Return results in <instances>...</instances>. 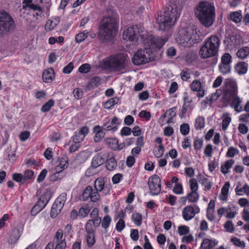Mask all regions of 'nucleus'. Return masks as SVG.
Instances as JSON below:
<instances>
[{
  "label": "nucleus",
  "mask_w": 249,
  "mask_h": 249,
  "mask_svg": "<svg viewBox=\"0 0 249 249\" xmlns=\"http://www.w3.org/2000/svg\"><path fill=\"white\" fill-rule=\"evenodd\" d=\"M59 22V18H55L53 19H49L45 24V29L47 32L54 29Z\"/></svg>",
  "instance_id": "obj_24"
},
{
  "label": "nucleus",
  "mask_w": 249,
  "mask_h": 249,
  "mask_svg": "<svg viewBox=\"0 0 249 249\" xmlns=\"http://www.w3.org/2000/svg\"><path fill=\"white\" fill-rule=\"evenodd\" d=\"M54 78V71L52 68H48L44 71L42 74V79L44 82L49 83Z\"/></svg>",
  "instance_id": "obj_20"
},
{
  "label": "nucleus",
  "mask_w": 249,
  "mask_h": 249,
  "mask_svg": "<svg viewBox=\"0 0 249 249\" xmlns=\"http://www.w3.org/2000/svg\"><path fill=\"white\" fill-rule=\"evenodd\" d=\"M180 13V6L176 4L169 5L164 12L158 13L156 19L160 29L163 31L170 29L179 18Z\"/></svg>",
  "instance_id": "obj_2"
},
{
  "label": "nucleus",
  "mask_w": 249,
  "mask_h": 249,
  "mask_svg": "<svg viewBox=\"0 0 249 249\" xmlns=\"http://www.w3.org/2000/svg\"><path fill=\"white\" fill-rule=\"evenodd\" d=\"M51 198V192L47 191L44 192L40 197L39 200L37 201L38 205H40L41 208H44Z\"/></svg>",
  "instance_id": "obj_18"
},
{
  "label": "nucleus",
  "mask_w": 249,
  "mask_h": 249,
  "mask_svg": "<svg viewBox=\"0 0 249 249\" xmlns=\"http://www.w3.org/2000/svg\"><path fill=\"white\" fill-rule=\"evenodd\" d=\"M89 189H90V186H88L84 190L82 194L80 196L81 200L86 201L89 199Z\"/></svg>",
  "instance_id": "obj_52"
},
{
  "label": "nucleus",
  "mask_w": 249,
  "mask_h": 249,
  "mask_svg": "<svg viewBox=\"0 0 249 249\" xmlns=\"http://www.w3.org/2000/svg\"><path fill=\"white\" fill-rule=\"evenodd\" d=\"M186 198L191 203L196 202L198 200L199 195L196 192H191L187 195Z\"/></svg>",
  "instance_id": "obj_45"
},
{
  "label": "nucleus",
  "mask_w": 249,
  "mask_h": 249,
  "mask_svg": "<svg viewBox=\"0 0 249 249\" xmlns=\"http://www.w3.org/2000/svg\"><path fill=\"white\" fill-rule=\"evenodd\" d=\"M179 44L185 47H190L199 42L200 38L199 31L193 27L180 28L177 38Z\"/></svg>",
  "instance_id": "obj_6"
},
{
  "label": "nucleus",
  "mask_w": 249,
  "mask_h": 249,
  "mask_svg": "<svg viewBox=\"0 0 249 249\" xmlns=\"http://www.w3.org/2000/svg\"><path fill=\"white\" fill-rule=\"evenodd\" d=\"M100 198V195L97 191L93 190L92 188L90 186L89 189V199L93 202H97Z\"/></svg>",
  "instance_id": "obj_35"
},
{
  "label": "nucleus",
  "mask_w": 249,
  "mask_h": 249,
  "mask_svg": "<svg viewBox=\"0 0 249 249\" xmlns=\"http://www.w3.org/2000/svg\"><path fill=\"white\" fill-rule=\"evenodd\" d=\"M219 69L220 72L223 74H226L230 72L231 66L229 64L220 63L219 66Z\"/></svg>",
  "instance_id": "obj_54"
},
{
  "label": "nucleus",
  "mask_w": 249,
  "mask_h": 249,
  "mask_svg": "<svg viewBox=\"0 0 249 249\" xmlns=\"http://www.w3.org/2000/svg\"><path fill=\"white\" fill-rule=\"evenodd\" d=\"M232 57L229 53H224L221 57V63L231 65Z\"/></svg>",
  "instance_id": "obj_50"
},
{
  "label": "nucleus",
  "mask_w": 249,
  "mask_h": 249,
  "mask_svg": "<svg viewBox=\"0 0 249 249\" xmlns=\"http://www.w3.org/2000/svg\"><path fill=\"white\" fill-rule=\"evenodd\" d=\"M68 166V160L62 159L60 160L59 163L55 167V170L58 172H62Z\"/></svg>",
  "instance_id": "obj_44"
},
{
  "label": "nucleus",
  "mask_w": 249,
  "mask_h": 249,
  "mask_svg": "<svg viewBox=\"0 0 249 249\" xmlns=\"http://www.w3.org/2000/svg\"><path fill=\"white\" fill-rule=\"evenodd\" d=\"M100 81L101 79L99 77L95 76L90 79L88 87L89 88L97 87L100 85Z\"/></svg>",
  "instance_id": "obj_43"
},
{
  "label": "nucleus",
  "mask_w": 249,
  "mask_h": 249,
  "mask_svg": "<svg viewBox=\"0 0 249 249\" xmlns=\"http://www.w3.org/2000/svg\"><path fill=\"white\" fill-rule=\"evenodd\" d=\"M198 179L202 184L204 185L205 190H209L211 188L212 183L206 177L199 175Z\"/></svg>",
  "instance_id": "obj_34"
},
{
  "label": "nucleus",
  "mask_w": 249,
  "mask_h": 249,
  "mask_svg": "<svg viewBox=\"0 0 249 249\" xmlns=\"http://www.w3.org/2000/svg\"><path fill=\"white\" fill-rule=\"evenodd\" d=\"M64 176L65 174L63 172L56 171L55 173L51 176L50 179L53 182L56 181L58 179L62 178Z\"/></svg>",
  "instance_id": "obj_51"
},
{
  "label": "nucleus",
  "mask_w": 249,
  "mask_h": 249,
  "mask_svg": "<svg viewBox=\"0 0 249 249\" xmlns=\"http://www.w3.org/2000/svg\"><path fill=\"white\" fill-rule=\"evenodd\" d=\"M102 219L101 217H96L88 220L85 226V229L94 230L95 228L98 227L101 224Z\"/></svg>",
  "instance_id": "obj_19"
},
{
  "label": "nucleus",
  "mask_w": 249,
  "mask_h": 249,
  "mask_svg": "<svg viewBox=\"0 0 249 249\" xmlns=\"http://www.w3.org/2000/svg\"><path fill=\"white\" fill-rule=\"evenodd\" d=\"M132 220L136 226H140L142 223V215L138 213H134L132 215Z\"/></svg>",
  "instance_id": "obj_41"
},
{
  "label": "nucleus",
  "mask_w": 249,
  "mask_h": 249,
  "mask_svg": "<svg viewBox=\"0 0 249 249\" xmlns=\"http://www.w3.org/2000/svg\"><path fill=\"white\" fill-rule=\"evenodd\" d=\"M249 55V47L245 46L240 49L236 53V56L241 59L246 58Z\"/></svg>",
  "instance_id": "obj_30"
},
{
  "label": "nucleus",
  "mask_w": 249,
  "mask_h": 249,
  "mask_svg": "<svg viewBox=\"0 0 249 249\" xmlns=\"http://www.w3.org/2000/svg\"><path fill=\"white\" fill-rule=\"evenodd\" d=\"M228 115V113H224L223 114V116L225 117L222 121V128L223 130L227 129L228 126L231 122V118Z\"/></svg>",
  "instance_id": "obj_47"
},
{
  "label": "nucleus",
  "mask_w": 249,
  "mask_h": 249,
  "mask_svg": "<svg viewBox=\"0 0 249 249\" xmlns=\"http://www.w3.org/2000/svg\"><path fill=\"white\" fill-rule=\"evenodd\" d=\"M205 119L203 117H198L195 121V127L196 130L201 129L205 126Z\"/></svg>",
  "instance_id": "obj_39"
},
{
  "label": "nucleus",
  "mask_w": 249,
  "mask_h": 249,
  "mask_svg": "<svg viewBox=\"0 0 249 249\" xmlns=\"http://www.w3.org/2000/svg\"><path fill=\"white\" fill-rule=\"evenodd\" d=\"M127 60L126 55L120 53L100 61L99 66L102 69L109 71H120L125 69V62Z\"/></svg>",
  "instance_id": "obj_5"
},
{
  "label": "nucleus",
  "mask_w": 249,
  "mask_h": 249,
  "mask_svg": "<svg viewBox=\"0 0 249 249\" xmlns=\"http://www.w3.org/2000/svg\"><path fill=\"white\" fill-rule=\"evenodd\" d=\"M231 99L232 100L231 106L233 107L236 111L240 112L242 109L241 99L237 95L231 97Z\"/></svg>",
  "instance_id": "obj_21"
},
{
  "label": "nucleus",
  "mask_w": 249,
  "mask_h": 249,
  "mask_svg": "<svg viewBox=\"0 0 249 249\" xmlns=\"http://www.w3.org/2000/svg\"><path fill=\"white\" fill-rule=\"evenodd\" d=\"M144 46V50H139L133 56L132 61L135 65H141L150 62L153 57L152 55L153 52L156 51L157 49H152L148 46Z\"/></svg>",
  "instance_id": "obj_8"
},
{
  "label": "nucleus",
  "mask_w": 249,
  "mask_h": 249,
  "mask_svg": "<svg viewBox=\"0 0 249 249\" xmlns=\"http://www.w3.org/2000/svg\"><path fill=\"white\" fill-rule=\"evenodd\" d=\"M89 132V128L87 126H84L81 127L78 132H75V134L71 139L73 142L80 143L82 142L85 136L88 135Z\"/></svg>",
  "instance_id": "obj_12"
},
{
  "label": "nucleus",
  "mask_w": 249,
  "mask_h": 249,
  "mask_svg": "<svg viewBox=\"0 0 249 249\" xmlns=\"http://www.w3.org/2000/svg\"><path fill=\"white\" fill-rule=\"evenodd\" d=\"M54 102L53 99H50L41 107V111L43 112L49 111L54 105Z\"/></svg>",
  "instance_id": "obj_48"
},
{
  "label": "nucleus",
  "mask_w": 249,
  "mask_h": 249,
  "mask_svg": "<svg viewBox=\"0 0 249 249\" xmlns=\"http://www.w3.org/2000/svg\"><path fill=\"white\" fill-rule=\"evenodd\" d=\"M235 70L239 74H244L247 71L248 65L245 62H239L235 65Z\"/></svg>",
  "instance_id": "obj_28"
},
{
  "label": "nucleus",
  "mask_w": 249,
  "mask_h": 249,
  "mask_svg": "<svg viewBox=\"0 0 249 249\" xmlns=\"http://www.w3.org/2000/svg\"><path fill=\"white\" fill-rule=\"evenodd\" d=\"M22 4L23 9H28V10L36 12V14L37 16L40 17L43 12L42 7L37 4H35L33 0H23Z\"/></svg>",
  "instance_id": "obj_11"
},
{
  "label": "nucleus",
  "mask_w": 249,
  "mask_h": 249,
  "mask_svg": "<svg viewBox=\"0 0 249 249\" xmlns=\"http://www.w3.org/2000/svg\"><path fill=\"white\" fill-rule=\"evenodd\" d=\"M235 160L233 159H230L223 164L220 167V171L224 175L228 174L229 172V169H231L232 165L234 164Z\"/></svg>",
  "instance_id": "obj_25"
},
{
  "label": "nucleus",
  "mask_w": 249,
  "mask_h": 249,
  "mask_svg": "<svg viewBox=\"0 0 249 249\" xmlns=\"http://www.w3.org/2000/svg\"><path fill=\"white\" fill-rule=\"evenodd\" d=\"M241 11L232 12L230 13L229 18L235 23H240L242 20Z\"/></svg>",
  "instance_id": "obj_27"
},
{
  "label": "nucleus",
  "mask_w": 249,
  "mask_h": 249,
  "mask_svg": "<svg viewBox=\"0 0 249 249\" xmlns=\"http://www.w3.org/2000/svg\"><path fill=\"white\" fill-rule=\"evenodd\" d=\"M235 192L238 196L246 195L249 196V185L246 183L242 185V183L238 182L235 189Z\"/></svg>",
  "instance_id": "obj_16"
},
{
  "label": "nucleus",
  "mask_w": 249,
  "mask_h": 249,
  "mask_svg": "<svg viewBox=\"0 0 249 249\" xmlns=\"http://www.w3.org/2000/svg\"><path fill=\"white\" fill-rule=\"evenodd\" d=\"M220 40L216 35H212L205 39L204 44L199 51V55L201 58L206 59L216 56L218 54Z\"/></svg>",
  "instance_id": "obj_7"
},
{
  "label": "nucleus",
  "mask_w": 249,
  "mask_h": 249,
  "mask_svg": "<svg viewBox=\"0 0 249 249\" xmlns=\"http://www.w3.org/2000/svg\"><path fill=\"white\" fill-rule=\"evenodd\" d=\"M123 39L131 41H137L139 37L146 46L152 49L161 48L167 39L148 35L146 31L140 25H135L128 27L124 32Z\"/></svg>",
  "instance_id": "obj_1"
},
{
  "label": "nucleus",
  "mask_w": 249,
  "mask_h": 249,
  "mask_svg": "<svg viewBox=\"0 0 249 249\" xmlns=\"http://www.w3.org/2000/svg\"><path fill=\"white\" fill-rule=\"evenodd\" d=\"M226 92L230 98L237 95V87L236 84L230 79H226L225 81Z\"/></svg>",
  "instance_id": "obj_14"
},
{
  "label": "nucleus",
  "mask_w": 249,
  "mask_h": 249,
  "mask_svg": "<svg viewBox=\"0 0 249 249\" xmlns=\"http://www.w3.org/2000/svg\"><path fill=\"white\" fill-rule=\"evenodd\" d=\"M216 244L214 241L209 239H205L203 240L201 245L202 249H213Z\"/></svg>",
  "instance_id": "obj_33"
},
{
  "label": "nucleus",
  "mask_w": 249,
  "mask_h": 249,
  "mask_svg": "<svg viewBox=\"0 0 249 249\" xmlns=\"http://www.w3.org/2000/svg\"><path fill=\"white\" fill-rule=\"evenodd\" d=\"M105 162L104 158L101 153H98L95 155L91 161V166L94 168H96L102 165Z\"/></svg>",
  "instance_id": "obj_23"
},
{
  "label": "nucleus",
  "mask_w": 249,
  "mask_h": 249,
  "mask_svg": "<svg viewBox=\"0 0 249 249\" xmlns=\"http://www.w3.org/2000/svg\"><path fill=\"white\" fill-rule=\"evenodd\" d=\"M239 151L237 149L233 147H230L227 152L226 156L227 157L232 158L234 157L235 155L238 154Z\"/></svg>",
  "instance_id": "obj_56"
},
{
  "label": "nucleus",
  "mask_w": 249,
  "mask_h": 249,
  "mask_svg": "<svg viewBox=\"0 0 249 249\" xmlns=\"http://www.w3.org/2000/svg\"><path fill=\"white\" fill-rule=\"evenodd\" d=\"M119 16L116 13L105 17L102 21L98 34L100 40L104 42L110 41L116 36L119 27Z\"/></svg>",
  "instance_id": "obj_3"
},
{
  "label": "nucleus",
  "mask_w": 249,
  "mask_h": 249,
  "mask_svg": "<svg viewBox=\"0 0 249 249\" xmlns=\"http://www.w3.org/2000/svg\"><path fill=\"white\" fill-rule=\"evenodd\" d=\"M22 175L25 182H26L27 180H29L34 178V173L32 170H25L23 175Z\"/></svg>",
  "instance_id": "obj_53"
},
{
  "label": "nucleus",
  "mask_w": 249,
  "mask_h": 249,
  "mask_svg": "<svg viewBox=\"0 0 249 249\" xmlns=\"http://www.w3.org/2000/svg\"><path fill=\"white\" fill-rule=\"evenodd\" d=\"M120 124L118 118L114 116L111 120H109L104 124L102 128L106 131H116L118 129V126Z\"/></svg>",
  "instance_id": "obj_13"
},
{
  "label": "nucleus",
  "mask_w": 249,
  "mask_h": 249,
  "mask_svg": "<svg viewBox=\"0 0 249 249\" xmlns=\"http://www.w3.org/2000/svg\"><path fill=\"white\" fill-rule=\"evenodd\" d=\"M63 230L61 229L57 230L56 231L55 236L54 240H56V243L59 242L60 241L63 240Z\"/></svg>",
  "instance_id": "obj_63"
},
{
  "label": "nucleus",
  "mask_w": 249,
  "mask_h": 249,
  "mask_svg": "<svg viewBox=\"0 0 249 249\" xmlns=\"http://www.w3.org/2000/svg\"><path fill=\"white\" fill-rule=\"evenodd\" d=\"M117 167V162L114 157H111L106 162V167L107 170L112 171Z\"/></svg>",
  "instance_id": "obj_37"
},
{
  "label": "nucleus",
  "mask_w": 249,
  "mask_h": 249,
  "mask_svg": "<svg viewBox=\"0 0 249 249\" xmlns=\"http://www.w3.org/2000/svg\"><path fill=\"white\" fill-rule=\"evenodd\" d=\"M15 27L13 18L7 12H0V37L7 35Z\"/></svg>",
  "instance_id": "obj_9"
},
{
  "label": "nucleus",
  "mask_w": 249,
  "mask_h": 249,
  "mask_svg": "<svg viewBox=\"0 0 249 249\" xmlns=\"http://www.w3.org/2000/svg\"><path fill=\"white\" fill-rule=\"evenodd\" d=\"M195 14L200 22L206 28L211 27L215 21V8L209 2H200L196 8Z\"/></svg>",
  "instance_id": "obj_4"
},
{
  "label": "nucleus",
  "mask_w": 249,
  "mask_h": 249,
  "mask_svg": "<svg viewBox=\"0 0 249 249\" xmlns=\"http://www.w3.org/2000/svg\"><path fill=\"white\" fill-rule=\"evenodd\" d=\"M111 221V218L109 215H106L101 221L102 226L104 229L109 227Z\"/></svg>",
  "instance_id": "obj_57"
},
{
  "label": "nucleus",
  "mask_w": 249,
  "mask_h": 249,
  "mask_svg": "<svg viewBox=\"0 0 249 249\" xmlns=\"http://www.w3.org/2000/svg\"><path fill=\"white\" fill-rule=\"evenodd\" d=\"M119 99V98L118 97H114L109 99L105 103V108L107 109H111L112 107L118 103Z\"/></svg>",
  "instance_id": "obj_36"
},
{
  "label": "nucleus",
  "mask_w": 249,
  "mask_h": 249,
  "mask_svg": "<svg viewBox=\"0 0 249 249\" xmlns=\"http://www.w3.org/2000/svg\"><path fill=\"white\" fill-rule=\"evenodd\" d=\"M66 194H61L55 200L54 203L58 205V206L63 207L66 200Z\"/></svg>",
  "instance_id": "obj_46"
},
{
  "label": "nucleus",
  "mask_w": 249,
  "mask_h": 249,
  "mask_svg": "<svg viewBox=\"0 0 249 249\" xmlns=\"http://www.w3.org/2000/svg\"><path fill=\"white\" fill-rule=\"evenodd\" d=\"M102 127L100 125H96L93 128V132L95 133L94 141L95 142H100L104 137L105 133Z\"/></svg>",
  "instance_id": "obj_17"
},
{
  "label": "nucleus",
  "mask_w": 249,
  "mask_h": 249,
  "mask_svg": "<svg viewBox=\"0 0 249 249\" xmlns=\"http://www.w3.org/2000/svg\"><path fill=\"white\" fill-rule=\"evenodd\" d=\"M62 208V207L58 206V205L54 202L52 206L51 211V216L52 218L56 217V216L58 214V213L60 212Z\"/></svg>",
  "instance_id": "obj_38"
},
{
  "label": "nucleus",
  "mask_w": 249,
  "mask_h": 249,
  "mask_svg": "<svg viewBox=\"0 0 249 249\" xmlns=\"http://www.w3.org/2000/svg\"><path fill=\"white\" fill-rule=\"evenodd\" d=\"M231 241L236 246L240 248H244L245 243L243 241H241L240 239L237 237H233L231 238Z\"/></svg>",
  "instance_id": "obj_58"
},
{
  "label": "nucleus",
  "mask_w": 249,
  "mask_h": 249,
  "mask_svg": "<svg viewBox=\"0 0 249 249\" xmlns=\"http://www.w3.org/2000/svg\"><path fill=\"white\" fill-rule=\"evenodd\" d=\"M178 233L180 235L188 234L189 232V228L186 226L182 225L178 227Z\"/></svg>",
  "instance_id": "obj_61"
},
{
  "label": "nucleus",
  "mask_w": 249,
  "mask_h": 249,
  "mask_svg": "<svg viewBox=\"0 0 249 249\" xmlns=\"http://www.w3.org/2000/svg\"><path fill=\"white\" fill-rule=\"evenodd\" d=\"M90 209L88 206L81 207L78 211L79 216L81 218L86 217L89 213Z\"/></svg>",
  "instance_id": "obj_49"
},
{
  "label": "nucleus",
  "mask_w": 249,
  "mask_h": 249,
  "mask_svg": "<svg viewBox=\"0 0 249 249\" xmlns=\"http://www.w3.org/2000/svg\"><path fill=\"white\" fill-rule=\"evenodd\" d=\"M86 231V241L89 247L90 248L93 246L95 243V231L94 230H89L85 229Z\"/></svg>",
  "instance_id": "obj_22"
},
{
  "label": "nucleus",
  "mask_w": 249,
  "mask_h": 249,
  "mask_svg": "<svg viewBox=\"0 0 249 249\" xmlns=\"http://www.w3.org/2000/svg\"><path fill=\"white\" fill-rule=\"evenodd\" d=\"M180 131L181 134L184 136L187 135L190 131L189 125L187 124H183L180 125Z\"/></svg>",
  "instance_id": "obj_62"
},
{
  "label": "nucleus",
  "mask_w": 249,
  "mask_h": 249,
  "mask_svg": "<svg viewBox=\"0 0 249 249\" xmlns=\"http://www.w3.org/2000/svg\"><path fill=\"white\" fill-rule=\"evenodd\" d=\"M20 237L19 230L17 229H14L11 234L8 242L9 244H15L18 240Z\"/></svg>",
  "instance_id": "obj_32"
},
{
  "label": "nucleus",
  "mask_w": 249,
  "mask_h": 249,
  "mask_svg": "<svg viewBox=\"0 0 249 249\" xmlns=\"http://www.w3.org/2000/svg\"><path fill=\"white\" fill-rule=\"evenodd\" d=\"M182 214V217L185 220H190L195 216V209L192 206H187L183 209Z\"/></svg>",
  "instance_id": "obj_15"
},
{
  "label": "nucleus",
  "mask_w": 249,
  "mask_h": 249,
  "mask_svg": "<svg viewBox=\"0 0 249 249\" xmlns=\"http://www.w3.org/2000/svg\"><path fill=\"white\" fill-rule=\"evenodd\" d=\"M105 181L103 178H98L94 181V187L96 191L99 192L102 191L105 188Z\"/></svg>",
  "instance_id": "obj_29"
},
{
  "label": "nucleus",
  "mask_w": 249,
  "mask_h": 249,
  "mask_svg": "<svg viewBox=\"0 0 249 249\" xmlns=\"http://www.w3.org/2000/svg\"><path fill=\"white\" fill-rule=\"evenodd\" d=\"M201 82L198 80H194L190 85V88L193 91L196 92L202 89Z\"/></svg>",
  "instance_id": "obj_42"
},
{
  "label": "nucleus",
  "mask_w": 249,
  "mask_h": 249,
  "mask_svg": "<svg viewBox=\"0 0 249 249\" xmlns=\"http://www.w3.org/2000/svg\"><path fill=\"white\" fill-rule=\"evenodd\" d=\"M180 76L181 79L183 81H187L190 78V73L189 72V69L185 68L181 71Z\"/></svg>",
  "instance_id": "obj_55"
},
{
  "label": "nucleus",
  "mask_w": 249,
  "mask_h": 249,
  "mask_svg": "<svg viewBox=\"0 0 249 249\" xmlns=\"http://www.w3.org/2000/svg\"><path fill=\"white\" fill-rule=\"evenodd\" d=\"M110 147L115 150H120L123 149L125 146L124 143L118 144V141L116 139H109L107 142Z\"/></svg>",
  "instance_id": "obj_26"
},
{
  "label": "nucleus",
  "mask_w": 249,
  "mask_h": 249,
  "mask_svg": "<svg viewBox=\"0 0 249 249\" xmlns=\"http://www.w3.org/2000/svg\"><path fill=\"white\" fill-rule=\"evenodd\" d=\"M150 193L152 196L158 195L161 191L160 179L157 175L151 177L148 181Z\"/></svg>",
  "instance_id": "obj_10"
},
{
  "label": "nucleus",
  "mask_w": 249,
  "mask_h": 249,
  "mask_svg": "<svg viewBox=\"0 0 249 249\" xmlns=\"http://www.w3.org/2000/svg\"><path fill=\"white\" fill-rule=\"evenodd\" d=\"M13 179L21 184L25 183L22 174L19 173H15L13 175Z\"/></svg>",
  "instance_id": "obj_59"
},
{
  "label": "nucleus",
  "mask_w": 249,
  "mask_h": 249,
  "mask_svg": "<svg viewBox=\"0 0 249 249\" xmlns=\"http://www.w3.org/2000/svg\"><path fill=\"white\" fill-rule=\"evenodd\" d=\"M90 70V65L89 64L86 63L82 65L79 68V71L81 73H86L89 71Z\"/></svg>",
  "instance_id": "obj_64"
},
{
  "label": "nucleus",
  "mask_w": 249,
  "mask_h": 249,
  "mask_svg": "<svg viewBox=\"0 0 249 249\" xmlns=\"http://www.w3.org/2000/svg\"><path fill=\"white\" fill-rule=\"evenodd\" d=\"M221 91L218 89L216 90V92L212 94L209 97H207L211 104L213 102V101H215L218 98L221 94Z\"/></svg>",
  "instance_id": "obj_60"
},
{
  "label": "nucleus",
  "mask_w": 249,
  "mask_h": 249,
  "mask_svg": "<svg viewBox=\"0 0 249 249\" xmlns=\"http://www.w3.org/2000/svg\"><path fill=\"white\" fill-rule=\"evenodd\" d=\"M89 33L87 30H85L78 34L75 36V41L78 43L82 42L88 37Z\"/></svg>",
  "instance_id": "obj_40"
},
{
  "label": "nucleus",
  "mask_w": 249,
  "mask_h": 249,
  "mask_svg": "<svg viewBox=\"0 0 249 249\" xmlns=\"http://www.w3.org/2000/svg\"><path fill=\"white\" fill-rule=\"evenodd\" d=\"M230 185V182L227 181L223 186L221 189V195L220 196V198L221 200L223 201L227 200L228 196V192Z\"/></svg>",
  "instance_id": "obj_31"
}]
</instances>
